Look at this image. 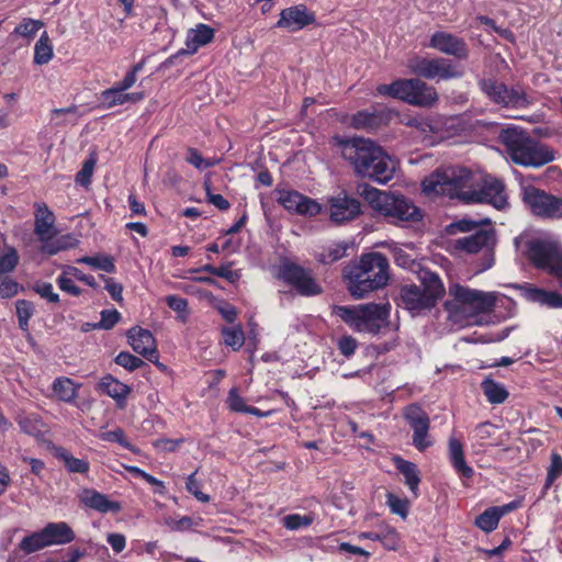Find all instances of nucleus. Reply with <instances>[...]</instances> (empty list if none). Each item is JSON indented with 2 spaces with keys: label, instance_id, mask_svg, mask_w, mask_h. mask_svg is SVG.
Masks as SVG:
<instances>
[{
  "label": "nucleus",
  "instance_id": "f257e3e1",
  "mask_svg": "<svg viewBox=\"0 0 562 562\" xmlns=\"http://www.w3.org/2000/svg\"><path fill=\"white\" fill-rule=\"evenodd\" d=\"M342 158L355 173L379 183H386L394 177L395 165L387 153L373 140L352 137L338 142Z\"/></svg>",
  "mask_w": 562,
  "mask_h": 562
},
{
  "label": "nucleus",
  "instance_id": "f03ea898",
  "mask_svg": "<svg viewBox=\"0 0 562 562\" xmlns=\"http://www.w3.org/2000/svg\"><path fill=\"white\" fill-rule=\"evenodd\" d=\"M344 277L350 294L356 299H362L368 293L387 285L390 263L381 252L364 254L357 263L345 268Z\"/></svg>",
  "mask_w": 562,
  "mask_h": 562
},
{
  "label": "nucleus",
  "instance_id": "7ed1b4c3",
  "mask_svg": "<svg viewBox=\"0 0 562 562\" xmlns=\"http://www.w3.org/2000/svg\"><path fill=\"white\" fill-rule=\"evenodd\" d=\"M477 175L464 167H448L437 170L422 182L427 195H446L469 203Z\"/></svg>",
  "mask_w": 562,
  "mask_h": 562
},
{
  "label": "nucleus",
  "instance_id": "20e7f679",
  "mask_svg": "<svg viewBox=\"0 0 562 562\" xmlns=\"http://www.w3.org/2000/svg\"><path fill=\"white\" fill-rule=\"evenodd\" d=\"M498 139L515 164L539 167L554 159L549 147L531 138L522 128L516 126L503 128Z\"/></svg>",
  "mask_w": 562,
  "mask_h": 562
},
{
  "label": "nucleus",
  "instance_id": "39448f33",
  "mask_svg": "<svg viewBox=\"0 0 562 562\" xmlns=\"http://www.w3.org/2000/svg\"><path fill=\"white\" fill-rule=\"evenodd\" d=\"M498 139L515 164L539 167L554 159L549 147L531 138L522 128L516 126L503 128Z\"/></svg>",
  "mask_w": 562,
  "mask_h": 562
},
{
  "label": "nucleus",
  "instance_id": "423d86ee",
  "mask_svg": "<svg viewBox=\"0 0 562 562\" xmlns=\"http://www.w3.org/2000/svg\"><path fill=\"white\" fill-rule=\"evenodd\" d=\"M448 295L449 299L445 302V308L452 314L465 311L474 314H490L494 312L496 306L507 307L513 303L504 294L484 292L460 283H451Z\"/></svg>",
  "mask_w": 562,
  "mask_h": 562
},
{
  "label": "nucleus",
  "instance_id": "0eeeda50",
  "mask_svg": "<svg viewBox=\"0 0 562 562\" xmlns=\"http://www.w3.org/2000/svg\"><path fill=\"white\" fill-rule=\"evenodd\" d=\"M357 193L392 222H418L423 217L420 210L404 195L381 191L367 183L358 184Z\"/></svg>",
  "mask_w": 562,
  "mask_h": 562
},
{
  "label": "nucleus",
  "instance_id": "6e6552de",
  "mask_svg": "<svg viewBox=\"0 0 562 562\" xmlns=\"http://www.w3.org/2000/svg\"><path fill=\"white\" fill-rule=\"evenodd\" d=\"M516 248L538 269L549 274L562 271V245L549 236L519 235Z\"/></svg>",
  "mask_w": 562,
  "mask_h": 562
},
{
  "label": "nucleus",
  "instance_id": "1a4fd4ad",
  "mask_svg": "<svg viewBox=\"0 0 562 562\" xmlns=\"http://www.w3.org/2000/svg\"><path fill=\"white\" fill-rule=\"evenodd\" d=\"M420 280L424 288L404 284L400 289L397 305L411 313L430 312L445 294V286L438 274L425 271Z\"/></svg>",
  "mask_w": 562,
  "mask_h": 562
},
{
  "label": "nucleus",
  "instance_id": "9d476101",
  "mask_svg": "<svg viewBox=\"0 0 562 562\" xmlns=\"http://www.w3.org/2000/svg\"><path fill=\"white\" fill-rule=\"evenodd\" d=\"M376 91L381 95L392 97L420 108H431L438 101L437 90L419 78L398 79L390 85H380Z\"/></svg>",
  "mask_w": 562,
  "mask_h": 562
},
{
  "label": "nucleus",
  "instance_id": "9b49d317",
  "mask_svg": "<svg viewBox=\"0 0 562 562\" xmlns=\"http://www.w3.org/2000/svg\"><path fill=\"white\" fill-rule=\"evenodd\" d=\"M407 68L413 75L429 80L457 79L464 75V68L461 65L442 57L427 58L415 55L407 60Z\"/></svg>",
  "mask_w": 562,
  "mask_h": 562
},
{
  "label": "nucleus",
  "instance_id": "f8f14e48",
  "mask_svg": "<svg viewBox=\"0 0 562 562\" xmlns=\"http://www.w3.org/2000/svg\"><path fill=\"white\" fill-rule=\"evenodd\" d=\"M355 331L372 336H385V342L378 347L379 352H389L398 345L400 318H342Z\"/></svg>",
  "mask_w": 562,
  "mask_h": 562
},
{
  "label": "nucleus",
  "instance_id": "ddd939ff",
  "mask_svg": "<svg viewBox=\"0 0 562 562\" xmlns=\"http://www.w3.org/2000/svg\"><path fill=\"white\" fill-rule=\"evenodd\" d=\"M278 277L302 296H314L323 292L313 272L294 262H282L279 266Z\"/></svg>",
  "mask_w": 562,
  "mask_h": 562
},
{
  "label": "nucleus",
  "instance_id": "4468645a",
  "mask_svg": "<svg viewBox=\"0 0 562 562\" xmlns=\"http://www.w3.org/2000/svg\"><path fill=\"white\" fill-rule=\"evenodd\" d=\"M403 416L413 430V446L419 452L430 448L434 445V440L429 434L430 418L425 409L418 404H409L404 408Z\"/></svg>",
  "mask_w": 562,
  "mask_h": 562
},
{
  "label": "nucleus",
  "instance_id": "2eb2a0df",
  "mask_svg": "<svg viewBox=\"0 0 562 562\" xmlns=\"http://www.w3.org/2000/svg\"><path fill=\"white\" fill-rule=\"evenodd\" d=\"M482 91L495 103L506 108H527L531 100L520 87L508 88L505 83L484 79L481 81Z\"/></svg>",
  "mask_w": 562,
  "mask_h": 562
},
{
  "label": "nucleus",
  "instance_id": "dca6fc26",
  "mask_svg": "<svg viewBox=\"0 0 562 562\" xmlns=\"http://www.w3.org/2000/svg\"><path fill=\"white\" fill-rule=\"evenodd\" d=\"M469 203H486L497 210L504 209L508 202L503 181L491 176H477Z\"/></svg>",
  "mask_w": 562,
  "mask_h": 562
},
{
  "label": "nucleus",
  "instance_id": "f3484780",
  "mask_svg": "<svg viewBox=\"0 0 562 562\" xmlns=\"http://www.w3.org/2000/svg\"><path fill=\"white\" fill-rule=\"evenodd\" d=\"M524 201L538 216L553 220L562 217V199L558 196L529 188L524 192Z\"/></svg>",
  "mask_w": 562,
  "mask_h": 562
},
{
  "label": "nucleus",
  "instance_id": "a211bd4d",
  "mask_svg": "<svg viewBox=\"0 0 562 562\" xmlns=\"http://www.w3.org/2000/svg\"><path fill=\"white\" fill-rule=\"evenodd\" d=\"M394 112L385 106H374L352 114L349 125L356 130L373 132L389 124Z\"/></svg>",
  "mask_w": 562,
  "mask_h": 562
},
{
  "label": "nucleus",
  "instance_id": "6ab92c4d",
  "mask_svg": "<svg viewBox=\"0 0 562 562\" xmlns=\"http://www.w3.org/2000/svg\"><path fill=\"white\" fill-rule=\"evenodd\" d=\"M277 201L291 213L315 216L321 212V205L315 200L297 191L280 190Z\"/></svg>",
  "mask_w": 562,
  "mask_h": 562
},
{
  "label": "nucleus",
  "instance_id": "aec40b11",
  "mask_svg": "<svg viewBox=\"0 0 562 562\" xmlns=\"http://www.w3.org/2000/svg\"><path fill=\"white\" fill-rule=\"evenodd\" d=\"M127 341L133 350L150 362L158 361V350L156 339L149 329L140 326H134L126 333Z\"/></svg>",
  "mask_w": 562,
  "mask_h": 562
},
{
  "label": "nucleus",
  "instance_id": "412c9836",
  "mask_svg": "<svg viewBox=\"0 0 562 562\" xmlns=\"http://www.w3.org/2000/svg\"><path fill=\"white\" fill-rule=\"evenodd\" d=\"M329 203V217L333 222L341 224L355 220L361 213L360 202L347 194L333 196Z\"/></svg>",
  "mask_w": 562,
  "mask_h": 562
},
{
  "label": "nucleus",
  "instance_id": "4be33fe9",
  "mask_svg": "<svg viewBox=\"0 0 562 562\" xmlns=\"http://www.w3.org/2000/svg\"><path fill=\"white\" fill-rule=\"evenodd\" d=\"M315 13L304 4H297L281 11L277 26L295 32L315 22Z\"/></svg>",
  "mask_w": 562,
  "mask_h": 562
},
{
  "label": "nucleus",
  "instance_id": "5701e85b",
  "mask_svg": "<svg viewBox=\"0 0 562 562\" xmlns=\"http://www.w3.org/2000/svg\"><path fill=\"white\" fill-rule=\"evenodd\" d=\"M430 47L458 59L469 57V47L464 40L447 32H436L431 35Z\"/></svg>",
  "mask_w": 562,
  "mask_h": 562
},
{
  "label": "nucleus",
  "instance_id": "b1692460",
  "mask_svg": "<svg viewBox=\"0 0 562 562\" xmlns=\"http://www.w3.org/2000/svg\"><path fill=\"white\" fill-rule=\"evenodd\" d=\"M95 391L112 397L115 401L116 406L123 409L126 406V400L132 392V389L127 384L119 381L112 374H105L95 385Z\"/></svg>",
  "mask_w": 562,
  "mask_h": 562
},
{
  "label": "nucleus",
  "instance_id": "393cba45",
  "mask_svg": "<svg viewBox=\"0 0 562 562\" xmlns=\"http://www.w3.org/2000/svg\"><path fill=\"white\" fill-rule=\"evenodd\" d=\"M34 233L41 241L52 239L55 231V215L45 203H35Z\"/></svg>",
  "mask_w": 562,
  "mask_h": 562
},
{
  "label": "nucleus",
  "instance_id": "a878e982",
  "mask_svg": "<svg viewBox=\"0 0 562 562\" xmlns=\"http://www.w3.org/2000/svg\"><path fill=\"white\" fill-rule=\"evenodd\" d=\"M494 244V232L490 229H479L470 236L458 238L454 240V247L468 254H475L484 247Z\"/></svg>",
  "mask_w": 562,
  "mask_h": 562
},
{
  "label": "nucleus",
  "instance_id": "bb28decb",
  "mask_svg": "<svg viewBox=\"0 0 562 562\" xmlns=\"http://www.w3.org/2000/svg\"><path fill=\"white\" fill-rule=\"evenodd\" d=\"M43 532L47 547L67 544L76 538L71 527L65 521L48 522Z\"/></svg>",
  "mask_w": 562,
  "mask_h": 562
},
{
  "label": "nucleus",
  "instance_id": "cd10ccee",
  "mask_svg": "<svg viewBox=\"0 0 562 562\" xmlns=\"http://www.w3.org/2000/svg\"><path fill=\"white\" fill-rule=\"evenodd\" d=\"M227 323L221 327L220 344L233 351H238L246 342V334L240 324H236V318H225Z\"/></svg>",
  "mask_w": 562,
  "mask_h": 562
},
{
  "label": "nucleus",
  "instance_id": "c85d7f7f",
  "mask_svg": "<svg viewBox=\"0 0 562 562\" xmlns=\"http://www.w3.org/2000/svg\"><path fill=\"white\" fill-rule=\"evenodd\" d=\"M396 470L404 476V483L407 485L415 498L418 497V488L420 484V471L418 467L400 456L393 458Z\"/></svg>",
  "mask_w": 562,
  "mask_h": 562
},
{
  "label": "nucleus",
  "instance_id": "c756f323",
  "mask_svg": "<svg viewBox=\"0 0 562 562\" xmlns=\"http://www.w3.org/2000/svg\"><path fill=\"white\" fill-rule=\"evenodd\" d=\"M522 296L532 303H539L549 307H561L562 306V294L552 291H546L539 288L531 286L529 284L520 286Z\"/></svg>",
  "mask_w": 562,
  "mask_h": 562
},
{
  "label": "nucleus",
  "instance_id": "7c9ffc66",
  "mask_svg": "<svg viewBox=\"0 0 562 562\" xmlns=\"http://www.w3.org/2000/svg\"><path fill=\"white\" fill-rule=\"evenodd\" d=\"M81 502L85 506L102 514L110 512L116 513L121 509L120 503L110 501L106 495L101 494L95 490H86L85 495L81 497Z\"/></svg>",
  "mask_w": 562,
  "mask_h": 562
},
{
  "label": "nucleus",
  "instance_id": "2f4dec72",
  "mask_svg": "<svg viewBox=\"0 0 562 562\" xmlns=\"http://www.w3.org/2000/svg\"><path fill=\"white\" fill-rule=\"evenodd\" d=\"M214 38V30L203 23L196 25L195 29H190L186 38V52L194 54L200 47L209 44Z\"/></svg>",
  "mask_w": 562,
  "mask_h": 562
},
{
  "label": "nucleus",
  "instance_id": "473e14b6",
  "mask_svg": "<svg viewBox=\"0 0 562 562\" xmlns=\"http://www.w3.org/2000/svg\"><path fill=\"white\" fill-rule=\"evenodd\" d=\"M81 384L67 376H58L52 383V391L58 401L74 404Z\"/></svg>",
  "mask_w": 562,
  "mask_h": 562
},
{
  "label": "nucleus",
  "instance_id": "72a5a7b5",
  "mask_svg": "<svg viewBox=\"0 0 562 562\" xmlns=\"http://www.w3.org/2000/svg\"><path fill=\"white\" fill-rule=\"evenodd\" d=\"M450 462L457 473L465 479H471L474 474L472 467L468 465L464 458L463 446L456 438L449 439Z\"/></svg>",
  "mask_w": 562,
  "mask_h": 562
},
{
  "label": "nucleus",
  "instance_id": "f704fd0d",
  "mask_svg": "<svg viewBox=\"0 0 562 562\" xmlns=\"http://www.w3.org/2000/svg\"><path fill=\"white\" fill-rule=\"evenodd\" d=\"M54 456L64 463L69 473L87 474L90 470L88 460L74 457L70 451L64 447L55 448Z\"/></svg>",
  "mask_w": 562,
  "mask_h": 562
},
{
  "label": "nucleus",
  "instance_id": "c9c22d12",
  "mask_svg": "<svg viewBox=\"0 0 562 562\" xmlns=\"http://www.w3.org/2000/svg\"><path fill=\"white\" fill-rule=\"evenodd\" d=\"M338 316H389L391 305L389 303L383 305L366 304L359 305L358 308L341 306L338 307Z\"/></svg>",
  "mask_w": 562,
  "mask_h": 562
},
{
  "label": "nucleus",
  "instance_id": "e433bc0d",
  "mask_svg": "<svg viewBox=\"0 0 562 562\" xmlns=\"http://www.w3.org/2000/svg\"><path fill=\"white\" fill-rule=\"evenodd\" d=\"M481 389L487 402L491 404H502L509 396V393L505 386L491 378H485L482 381Z\"/></svg>",
  "mask_w": 562,
  "mask_h": 562
},
{
  "label": "nucleus",
  "instance_id": "4c0bfd02",
  "mask_svg": "<svg viewBox=\"0 0 562 562\" xmlns=\"http://www.w3.org/2000/svg\"><path fill=\"white\" fill-rule=\"evenodd\" d=\"M348 247L346 241L333 243L318 254V261L324 265L334 263L346 256Z\"/></svg>",
  "mask_w": 562,
  "mask_h": 562
},
{
  "label": "nucleus",
  "instance_id": "58836bf2",
  "mask_svg": "<svg viewBox=\"0 0 562 562\" xmlns=\"http://www.w3.org/2000/svg\"><path fill=\"white\" fill-rule=\"evenodd\" d=\"M53 46L47 32H43L34 47V64L45 65L53 58Z\"/></svg>",
  "mask_w": 562,
  "mask_h": 562
},
{
  "label": "nucleus",
  "instance_id": "ea45409f",
  "mask_svg": "<svg viewBox=\"0 0 562 562\" xmlns=\"http://www.w3.org/2000/svg\"><path fill=\"white\" fill-rule=\"evenodd\" d=\"M47 548L43 529L24 537L19 543V549L25 554L37 552Z\"/></svg>",
  "mask_w": 562,
  "mask_h": 562
},
{
  "label": "nucleus",
  "instance_id": "a19ab883",
  "mask_svg": "<svg viewBox=\"0 0 562 562\" xmlns=\"http://www.w3.org/2000/svg\"><path fill=\"white\" fill-rule=\"evenodd\" d=\"M499 520V514H497L496 509L492 506L475 518V526L482 531L490 533L498 527Z\"/></svg>",
  "mask_w": 562,
  "mask_h": 562
},
{
  "label": "nucleus",
  "instance_id": "79ce46f5",
  "mask_svg": "<svg viewBox=\"0 0 562 562\" xmlns=\"http://www.w3.org/2000/svg\"><path fill=\"white\" fill-rule=\"evenodd\" d=\"M77 262L88 265L94 269L109 273L115 271L114 260L111 256H85L77 259Z\"/></svg>",
  "mask_w": 562,
  "mask_h": 562
},
{
  "label": "nucleus",
  "instance_id": "37998d69",
  "mask_svg": "<svg viewBox=\"0 0 562 562\" xmlns=\"http://www.w3.org/2000/svg\"><path fill=\"white\" fill-rule=\"evenodd\" d=\"M379 542L389 551H397L401 547V536L394 527L382 525Z\"/></svg>",
  "mask_w": 562,
  "mask_h": 562
},
{
  "label": "nucleus",
  "instance_id": "c03bdc74",
  "mask_svg": "<svg viewBox=\"0 0 562 562\" xmlns=\"http://www.w3.org/2000/svg\"><path fill=\"white\" fill-rule=\"evenodd\" d=\"M281 521L282 526L288 530H299L301 528L310 527L314 522V516L311 514H290L284 516Z\"/></svg>",
  "mask_w": 562,
  "mask_h": 562
},
{
  "label": "nucleus",
  "instance_id": "a18cd8bd",
  "mask_svg": "<svg viewBox=\"0 0 562 562\" xmlns=\"http://www.w3.org/2000/svg\"><path fill=\"white\" fill-rule=\"evenodd\" d=\"M19 426L26 435L33 437H40L43 435V423L36 415H29L20 418Z\"/></svg>",
  "mask_w": 562,
  "mask_h": 562
},
{
  "label": "nucleus",
  "instance_id": "49530a36",
  "mask_svg": "<svg viewBox=\"0 0 562 562\" xmlns=\"http://www.w3.org/2000/svg\"><path fill=\"white\" fill-rule=\"evenodd\" d=\"M101 100L104 103V105L108 109H110L115 105L126 103V93H124V90H121L120 87L115 86L113 88L102 91Z\"/></svg>",
  "mask_w": 562,
  "mask_h": 562
},
{
  "label": "nucleus",
  "instance_id": "de8ad7c7",
  "mask_svg": "<svg viewBox=\"0 0 562 562\" xmlns=\"http://www.w3.org/2000/svg\"><path fill=\"white\" fill-rule=\"evenodd\" d=\"M336 347L341 356L349 359L356 353L359 342L351 335L344 334L336 340Z\"/></svg>",
  "mask_w": 562,
  "mask_h": 562
},
{
  "label": "nucleus",
  "instance_id": "09e8293b",
  "mask_svg": "<svg viewBox=\"0 0 562 562\" xmlns=\"http://www.w3.org/2000/svg\"><path fill=\"white\" fill-rule=\"evenodd\" d=\"M43 26L44 23L40 20L24 19L14 29V34H18L25 38H32Z\"/></svg>",
  "mask_w": 562,
  "mask_h": 562
},
{
  "label": "nucleus",
  "instance_id": "8fccbe9b",
  "mask_svg": "<svg viewBox=\"0 0 562 562\" xmlns=\"http://www.w3.org/2000/svg\"><path fill=\"white\" fill-rule=\"evenodd\" d=\"M114 361L117 366L123 367L130 372H133L139 369L140 367L145 366V362L140 358L132 355L128 351L119 352Z\"/></svg>",
  "mask_w": 562,
  "mask_h": 562
},
{
  "label": "nucleus",
  "instance_id": "3c124183",
  "mask_svg": "<svg viewBox=\"0 0 562 562\" xmlns=\"http://www.w3.org/2000/svg\"><path fill=\"white\" fill-rule=\"evenodd\" d=\"M386 504L393 514L406 518L409 509V502L406 498H401L393 493L386 495Z\"/></svg>",
  "mask_w": 562,
  "mask_h": 562
},
{
  "label": "nucleus",
  "instance_id": "603ef678",
  "mask_svg": "<svg viewBox=\"0 0 562 562\" xmlns=\"http://www.w3.org/2000/svg\"><path fill=\"white\" fill-rule=\"evenodd\" d=\"M562 474V457L558 452H552L550 465L547 471L546 486L549 487Z\"/></svg>",
  "mask_w": 562,
  "mask_h": 562
},
{
  "label": "nucleus",
  "instance_id": "864d4df0",
  "mask_svg": "<svg viewBox=\"0 0 562 562\" xmlns=\"http://www.w3.org/2000/svg\"><path fill=\"white\" fill-rule=\"evenodd\" d=\"M101 440L109 441V442H116L121 447L133 451V445L127 439L124 430L122 428H115L113 430H109L105 432H102L100 436Z\"/></svg>",
  "mask_w": 562,
  "mask_h": 562
},
{
  "label": "nucleus",
  "instance_id": "5fc2aeb1",
  "mask_svg": "<svg viewBox=\"0 0 562 562\" xmlns=\"http://www.w3.org/2000/svg\"><path fill=\"white\" fill-rule=\"evenodd\" d=\"M95 162H97V160L92 156L83 162L82 168L76 175L77 183H79L83 187H88L90 184Z\"/></svg>",
  "mask_w": 562,
  "mask_h": 562
},
{
  "label": "nucleus",
  "instance_id": "6e6d98bb",
  "mask_svg": "<svg viewBox=\"0 0 562 562\" xmlns=\"http://www.w3.org/2000/svg\"><path fill=\"white\" fill-rule=\"evenodd\" d=\"M227 406L232 412L235 413H245L249 405L245 403L244 397H241L238 393V390L236 387H233L229 390L227 400H226Z\"/></svg>",
  "mask_w": 562,
  "mask_h": 562
},
{
  "label": "nucleus",
  "instance_id": "4d7b16f0",
  "mask_svg": "<svg viewBox=\"0 0 562 562\" xmlns=\"http://www.w3.org/2000/svg\"><path fill=\"white\" fill-rule=\"evenodd\" d=\"M19 262V255L14 248L9 249L0 257V274H7L14 270Z\"/></svg>",
  "mask_w": 562,
  "mask_h": 562
},
{
  "label": "nucleus",
  "instance_id": "13d9d810",
  "mask_svg": "<svg viewBox=\"0 0 562 562\" xmlns=\"http://www.w3.org/2000/svg\"><path fill=\"white\" fill-rule=\"evenodd\" d=\"M196 471L191 473L186 481V488L187 491L192 494L196 499L203 503H207L210 501V496L207 494H204L201 491V484L195 479Z\"/></svg>",
  "mask_w": 562,
  "mask_h": 562
},
{
  "label": "nucleus",
  "instance_id": "bf43d9fd",
  "mask_svg": "<svg viewBox=\"0 0 562 562\" xmlns=\"http://www.w3.org/2000/svg\"><path fill=\"white\" fill-rule=\"evenodd\" d=\"M258 325L254 322L249 323V330L246 335V349L250 353V356H254L255 351L258 349V346L260 344L259 333L257 329Z\"/></svg>",
  "mask_w": 562,
  "mask_h": 562
},
{
  "label": "nucleus",
  "instance_id": "052dcab7",
  "mask_svg": "<svg viewBox=\"0 0 562 562\" xmlns=\"http://www.w3.org/2000/svg\"><path fill=\"white\" fill-rule=\"evenodd\" d=\"M57 283L61 291L71 294L74 296H78L80 294V289L75 284L74 279L69 277L65 271L58 277Z\"/></svg>",
  "mask_w": 562,
  "mask_h": 562
},
{
  "label": "nucleus",
  "instance_id": "680f3d73",
  "mask_svg": "<svg viewBox=\"0 0 562 562\" xmlns=\"http://www.w3.org/2000/svg\"><path fill=\"white\" fill-rule=\"evenodd\" d=\"M42 251L48 255H56L61 250H65L70 247L65 237L53 240L49 239L47 241H43Z\"/></svg>",
  "mask_w": 562,
  "mask_h": 562
},
{
  "label": "nucleus",
  "instance_id": "e2e57ef3",
  "mask_svg": "<svg viewBox=\"0 0 562 562\" xmlns=\"http://www.w3.org/2000/svg\"><path fill=\"white\" fill-rule=\"evenodd\" d=\"M392 254L395 262L403 268H412L414 265V259L401 247H393Z\"/></svg>",
  "mask_w": 562,
  "mask_h": 562
},
{
  "label": "nucleus",
  "instance_id": "0e129e2a",
  "mask_svg": "<svg viewBox=\"0 0 562 562\" xmlns=\"http://www.w3.org/2000/svg\"><path fill=\"white\" fill-rule=\"evenodd\" d=\"M35 291L48 302H57L58 294L54 292L53 285L47 282H41L35 285Z\"/></svg>",
  "mask_w": 562,
  "mask_h": 562
},
{
  "label": "nucleus",
  "instance_id": "69168bd1",
  "mask_svg": "<svg viewBox=\"0 0 562 562\" xmlns=\"http://www.w3.org/2000/svg\"><path fill=\"white\" fill-rule=\"evenodd\" d=\"M106 541L115 553L122 552L126 546V538L122 533H109Z\"/></svg>",
  "mask_w": 562,
  "mask_h": 562
},
{
  "label": "nucleus",
  "instance_id": "338daca9",
  "mask_svg": "<svg viewBox=\"0 0 562 562\" xmlns=\"http://www.w3.org/2000/svg\"><path fill=\"white\" fill-rule=\"evenodd\" d=\"M494 425L490 422H484L475 427V437L480 441H485L493 436Z\"/></svg>",
  "mask_w": 562,
  "mask_h": 562
},
{
  "label": "nucleus",
  "instance_id": "774afa93",
  "mask_svg": "<svg viewBox=\"0 0 562 562\" xmlns=\"http://www.w3.org/2000/svg\"><path fill=\"white\" fill-rule=\"evenodd\" d=\"M166 303L176 313H184L188 306V301L178 295L167 296Z\"/></svg>",
  "mask_w": 562,
  "mask_h": 562
}]
</instances>
